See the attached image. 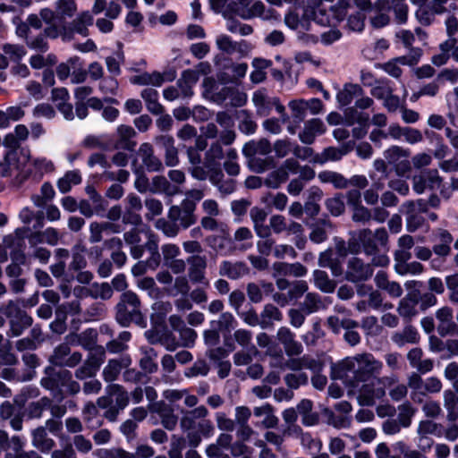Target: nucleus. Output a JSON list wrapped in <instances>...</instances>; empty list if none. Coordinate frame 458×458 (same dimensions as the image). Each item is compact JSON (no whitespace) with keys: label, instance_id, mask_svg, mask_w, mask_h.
<instances>
[{"label":"nucleus","instance_id":"f257e3e1","mask_svg":"<svg viewBox=\"0 0 458 458\" xmlns=\"http://www.w3.org/2000/svg\"><path fill=\"white\" fill-rule=\"evenodd\" d=\"M341 367L352 373L348 395H355L360 405L372 406L383 398L386 388L398 382L394 374L380 377L383 362L370 352H362L344 359Z\"/></svg>","mask_w":458,"mask_h":458},{"label":"nucleus","instance_id":"f03ea898","mask_svg":"<svg viewBox=\"0 0 458 458\" xmlns=\"http://www.w3.org/2000/svg\"><path fill=\"white\" fill-rule=\"evenodd\" d=\"M358 241L360 242L363 251L368 256H372V264L376 267H386L389 258L386 254H379V247L386 248L388 244V233L383 227L375 232L370 229H362L358 232Z\"/></svg>","mask_w":458,"mask_h":458},{"label":"nucleus","instance_id":"7ed1b4c3","mask_svg":"<svg viewBox=\"0 0 458 458\" xmlns=\"http://www.w3.org/2000/svg\"><path fill=\"white\" fill-rule=\"evenodd\" d=\"M180 427L183 432L197 429L203 437H209L214 432V425L207 417L209 414L205 405L197 406L191 410H182Z\"/></svg>","mask_w":458,"mask_h":458},{"label":"nucleus","instance_id":"20e7f679","mask_svg":"<svg viewBox=\"0 0 458 458\" xmlns=\"http://www.w3.org/2000/svg\"><path fill=\"white\" fill-rule=\"evenodd\" d=\"M0 313L9 321L11 336L21 335L33 323V318L20 307L17 300H10L2 303Z\"/></svg>","mask_w":458,"mask_h":458},{"label":"nucleus","instance_id":"39448f33","mask_svg":"<svg viewBox=\"0 0 458 458\" xmlns=\"http://www.w3.org/2000/svg\"><path fill=\"white\" fill-rule=\"evenodd\" d=\"M140 308V301L135 293L131 291L123 293L116 305L117 322L123 327L129 326L131 322L141 325L143 317Z\"/></svg>","mask_w":458,"mask_h":458},{"label":"nucleus","instance_id":"423d86ee","mask_svg":"<svg viewBox=\"0 0 458 458\" xmlns=\"http://www.w3.org/2000/svg\"><path fill=\"white\" fill-rule=\"evenodd\" d=\"M26 21L30 28L35 30H41L43 23H45L46 27L43 31H45V35H47L48 38L55 39L61 35L62 28L58 22L55 21L53 9L46 7L42 8L38 14L30 13L28 15Z\"/></svg>","mask_w":458,"mask_h":458},{"label":"nucleus","instance_id":"0eeeda50","mask_svg":"<svg viewBox=\"0 0 458 458\" xmlns=\"http://www.w3.org/2000/svg\"><path fill=\"white\" fill-rule=\"evenodd\" d=\"M234 5L233 13L242 20H251L256 17L268 19L273 13V10L266 13L265 4L259 0H237Z\"/></svg>","mask_w":458,"mask_h":458},{"label":"nucleus","instance_id":"6e6552de","mask_svg":"<svg viewBox=\"0 0 458 458\" xmlns=\"http://www.w3.org/2000/svg\"><path fill=\"white\" fill-rule=\"evenodd\" d=\"M167 217L178 224L180 229H187L197 221L195 205L188 200H182L180 205H174L169 208Z\"/></svg>","mask_w":458,"mask_h":458},{"label":"nucleus","instance_id":"1a4fd4ad","mask_svg":"<svg viewBox=\"0 0 458 458\" xmlns=\"http://www.w3.org/2000/svg\"><path fill=\"white\" fill-rule=\"evenodd\" d=\"M93 15L89 11H82L67 25L59 23L62 28L60 37L66 38L72 34H79L82 37L89 36V27L93 24Z\"/></svg>","mask_w":458,"mask_h":458},{"label":"nucleus","instance_id":"9d476101","mask_svg":"<svg viewBox=\"0 0 458 458\" xmlns=\"http://www.w3.org/2000/svg\"><path fill=\"white\" fill-rule=\"evenodd\" d=\"M373 267L375 266L372 260L370 263H365L360 259L353 257L347 263L345 277L352 283L367 281L373 275Z\"/></svg>","mask_w":458,"mask_h":458},{"label":"nucleus","instance_id":"9b49d317","mask_svg":"<svg viewBox=\"0 0 458 458\" xmlns=\"http://www.w3.org/2000/svg\"><path fill=\"white\" fill-rule=\"evenodd\" d=\"M82 360V354L79 352H71L68 344L57 345L49 358V361L59 367L74 368Z\"/></svg>","mask_w":458,"mask_h":458},{"label":"nucleus","instance_id":"f8f14e48","mask_svg":"<svg viewBox=\"0 0 458 458\" xmlns=\"http://www.w3.org/2000/svg\"><path fill=\"white\" fill-rule=\"evenodd\" d=\"M437 321V330L440 336L445 337L458 333V325L454 320V310L448 305L438 308L435 312Z\"/></svg>","mask_w":458,"mask_h":458},{"label":"nucleus","instance_id":"ddd939ff","mask_svg":"<svg viewBox=\"0 0 458 458\" xmlns=\"http://www.w3.org/2000/svg\"><path fill=\"white\" fill-rule=\"evenodd\" d=\"M188 276L193 284H208L206 277V269L208 267V258L205 255H191L187 258Z\"/></svg>","mask_w":458,"mask_h":458},{"label":"nucleus","instance_id":"4468645a","mask_svg":"<svg viewBox=\"0 0 458 458\" xmlns=\"http://www.w3.org/2000/svg\"><path fill=\"white\" fill-rule=\"evenodd\" d=\"M97 351H98L99 357L96 354H90L83 364L75 370L74 376L77 379L84 380L96 375L105 358V349L102 346L97 347Z\"/></svg>","mask_w":458,"mask_h":458},{"label":"nucleus","instance_id":"2eb2a0df","mask_svg":"<svg viewBox=\"0 0 458 458\" xmlns=\"http://www.w3.org/2000/svg\"><path fill=\"white\" fill-rule=\"evenodd\" d=\"M155 142L164 149L165 165L168 167L177 166L180 163L179 150L175 147L174 139L168 134L155 137Z\"/></svg>","mask_w":458,"mask_h":458},{"label":"nucleus","instance_id":"dca6fc26","mask_svg":"<svg viewBox=\"0 0 458 458\" xmlns=\"http://www.w3.org/2000/svg\"><path fill=\"white\" fill-rule=\"evenodd\" d=\"M143 166L148 172H161L164 170V164L161 159L155 155L154 148L150 143H142L138 151Z\"/></svg>","mask_w":458,"mask_h":458},{"label":"nucleus","instance_id":"f3484780","mask_svg":"<svg viewBox=\"0 0 458 458\" xmlns=\"http://www.w3.org/2000/svg\"><path fill=\"white\" fill-rule=\"evenodd\" d=\"M30 232V230L29 227L18 228L15 230L14 235H8L4 237V243L6 247L12 248L15 245V242H17V244H20L24 238H27L30 245L36 248L38 244L45 242L42 236V231L34 233Z\"/></svg>","mask_w":458,"mask_h":458},{"label":"nucleus","instance_id":"a211bd4d","mask_svg":"<svg viewBox=\"0 0 458 458\" xmlns=\"http://www.w3.org/2000/svg\"><path fill=\"white\" fill-rule=\"evenodd\" d=\"M284 368L293 372H302L303 369L319 372L322 369V363L310 355H303L298 358L291 357L284 363Z\"/></svg>","mask_w":458,"mask_h":458},{"label":"nucleus","instance_id":"6ab92c4d","mask_svg":"<svg viewBox=\"0 0 458 458\" xmlns=\"http://www.w3.org/2000/svg\"><path fill=\"white\" fill-rule=\"evenodd\" d=\"M250 273V267L243 261L223 260L219 265V275L232 280H237Z\"/></svg>","mask_w":458,"mask_h":458},{"label":"nucleus","instance_id":"aec40b11","mask_svg":"<svg viewBox=\"0 0 458 458\" xmlns=\"http://www.w3.org/2000/svg\"><path fill=\"white\" fill-rule=\"evenodd\" d=\"M131 364V359L128 355L108 360L102 371L104 380L110 383L114 382L118 378L122 369L128 368Z\"/></svg>","mask_w":458,"mask_h":458},{"label":"nucleus","instance_id":"412c9836","mask_svg":"<svg viewBox=\"0 0 458 458\" xmlns=\"http://www.w3.org/2000/svg\"><path fill=\"white\" fill-rule=\"evenodd\" d=\"M419 292L413 291L406 294L398 304L397 312L404 319L411 320L418 314Z\"/></svg>","mask_w":458,"mask_h":458},{"label":"nucleus","instance_id":"4be33fe9","mask_svg":"<svg viewBox=\"0 0 458 458\" xmlns=\"http://www.w3.org/2000/svg\"><path fill=\"white\" fill-rule=\"evenodd\" d=\"M30 136V130L24 124H17L12 132L7 133L4 140L3 145L12 150L18 149L21 143L26 141Z\"/></svg>","mask_w":458,"mask_h":458},{"label":"nucleus","instance_id":"5701e85b","mask_svg":"<svg viewBox=\"0 0 458 458\" xmlns=\"http://www.w3.org/2000/svg\"><path fill=\"white\" fill-rule=\"evenodd\" d=\"M31 444L39 450L41 453L50 452L55 445V442L48 436L47 428L43 426H38L31 431Z\"/></svg>","mask_w":458,"mask_h":458},{"label":"nucleus","instance_id":"b1692460","mask_svg":"<svg viewBox=\"0 0 458 458\" xmlns=\"http://www.w3.org/2000/svg\"><path fill=\"white\" fill-rule=\"evenodd\" d=\"M55 21L64 23L66 19L72 18L78 11L75 0H56L54 4Z\"/></svg>","mask_w":458,"mask_h":458},{"label":"nucleus","instance_id":"393cba45","mask_svg":"<svg viewBox=\"0 0 458 458\" xmlns=\"http://www.w3.org/2000/svg\"><path fill=\"white\" fill-rule=\"evenodd\" d=\"M272 151V145L266 138L258 140H250L244 144L242 154L246 157H253L258 156H267Z\"/></svg>","mask_w":458,"mask_h":458},{"label":"nucleus","instance_id":"a878e982","mask_svg":"<svg viewBox=\"0 0 458 458\" xmlns=\"http://www.w3.org/2000/svg\"><path fill=\"white\" fill-rule=\"evenodd\" d=\"M378 289L386 291L391 297L399 298L403 294V289L399 283L390 281L386 272L378 271L374 278Z\"/></svg>","mask_w":458,"mask_h":458},{"label":"nucleus","instance_id":"bb28decb","mask_svg":"<svg viewBox=\"0 0 458 458\" xmlns=\"http://www.w3.org/2000/svg\"><path fill=\"white\" fill-rule=\"evenodd\" d=\"M324 131L323 122L319 119H311L305 123L302 131L299 134V139L304 144H311L316 136L324 133Z\"/></svg>","mask_w":458,"mask_h":458},{"label":"nucleus","instance_id":"cd10ccee","mask_svg":"<svg viewBox=\"0 0 458 458\" xmlns=\"http://www.w3.org/2000/svg\"><path fill=\"white\" fill-rule=\"evenodd\" d=\"M401 208L406 215V228L409 232H415L423 225L425 219L420 213L414 210L412 200L404 202Z\"/></svg>","mask_w":458,"mask_h":458},{"label":"nucleus","instance_id":"c85d7f7f","mask_svg":"<svg viewBox=\"0 0 458 458\" xmlns=\"http://www.w3.org/2000/svg\"><path fill=\"white\" fill-rule=\"evenodd\" d=\"M437 242L433 246V252L441 258H445L451 253L452 234L445 229H438L436 233Z\"/></svg>","mask_w":458,"mask_h":458},{"label":"nucleus","instance_id":"c756f323","mask_svg":"<svg viewBox=\"0 0 458 458\" xmlns=\"http://www.w3.org/2000/svg\"><path fill=\"white\" fill-rule=\"evenodd\" d=\"M116 132L118 140L115 148L132 151L136 146V142L131 140L136 136L135 130L130 125L121 124L117 127Z\"/></svg>","mask_w":458,"mask_h":458},{"label":"nucleus","instance_id":"7c9ffc66","mask_svg":"<svg viewBox=\"0 0 458 458\" xmlns=\"http://www.w3.org/2000/svg\"><path fill=\"white\" fill-rule=\"evenodd\" d=\"M25 116V110L21 106H11L0 110V129H5L11 123L21 120Z\"/></svg>","mask_w":458,"mask_h":458},{"label":"nucleus","instance_id":"2f4dec72","mask_svg":"<svg viewBox=\"0 0 458 458\" xmlns=\"http://www.w3.org/2000/svg\"><path fill=\"white\" fill-rule=\"evenodd\" d=\"M260 327L267 328L274 325L275 322H280L283 319L281 310L272 303L266 304L260 312Z\"/></svg>","mask_w":458,"mask_h":458},{"label":"nucleus","instance_id":"473e14b6","mask_svg":"<svg viewBox=\"0 0 458 458\" xmlns=\"http://www.w3.org/2000/svg\"><path fill=\"white\" fill-rule=\"evenodd\" d=\"M150 191L153 193H165L168 196H174L180 192V189L173 185L164 175H156L152 178Z\"/></svg>","mask_w":458,"mask_h":458},{"label":"nucleus","instance_id":"72a5a7b5","mask_svg":"<svg viewBox=\"0 0 458 458\" xmlns=\"http://www.w3.org/2000/svg\"><path fill=\"white\" fill-rule=\"evenodd\" d=\"M391 340L397 346L401 347L406 344H416L420 340L418 331L412 326H406L402 331L393 334Z\"/></svg>","mask_w":458,"mask_h":458},{"label":"nucleus","instance_id":"f704fd0d","mask_svg":"<svg viewBox=\"0 0 458 458\" xmlns=\"http://www.w3.org/2000/svg\"><path fill=\"white\" fill-rule=\"evenodd\" d=\"M318 263L319 267L330 268L334 276L343 274L342 262L339 259L333 257V251L330 249L319 254Z\"/></svg>","mask_w":458,"mask_h":458},{"label":"nucleus","instance_id":"c9c22d12","mask_svg":"<svg viewBox=\"0 0 458 458\" xmlns=\"http://www.w3.org/2000/svg\"><path fill=\"white\" fill-rule=\"evenodd\" d=\"M318 178L322 183L333 184L335 189H346L349 186L348 179L335 171H321L318 173Z\"/></svg>","mask_w":458,"mask_h":458},{"label":"nucleus","instance_id":"e433bc0d","mask_svg":"<svg viewBox=\"0 0 458 458\" xmlns=\"http://www.w3.org/2000/svg\"><path fill=\"white\" fill-rule=\"evenodd\" d=\"M313 283L319 291L326 293H334L336 288L335 281L330 279L326 271L319 269L313 271Z\"/></svg>","mask_w":458,"mask_h":458},{"label":"nucleus","instance_id":"4c0bfd02","mask_svg":"<svg viewBox=\"0 0 458 458\" xmlns=\"http://www.w3.org/2000/svg\"><path fill=\"white\" fill-rule=\"evenodd\" d=\"M252 101L257 108V113L260 115H266L273 105L276 103V98H269L265 89H259L254 92Z\"/></svg>","mask_w":458,"mask_h":458},{"label":"nucleus","instance_id":"58836bf2","mask_svg":"<svg viewBox=\"0 0 458 458\" xmlns=\"http://www.w3.org/2000/svg\"><path fill=\"white\" fill-rule=\"evenodd\" d=\"M106 392L110 397L114 398V404L120 409L124 410L130 402V395L125 388L119 384H111L106 387Z\"/></svg>","mask_w":458,"mask_h":458},{"label":"nucleus","instance_id":"ea45409f","mask_svg":"<svg viewBox=\"0 0 458 458\" xmlns=\"http://www.w3.org/2000/svg\"><path fill=\"white\" fill-rule=\"evenodd\" d=\"M347 150L343 148L328 147L326 148L321 153L316 154L312 159L315 164L323 165L328 161H338L345 154Z\"/></svg>","mask_w":458,"mask_h":458},{"label":"nucleus","instance_id":"a19ab883","mask_svg":"<svg viewBox=\"0 0 458 458\" xmlns=\"http://www.w3.org/2000/svg\"><path fill=\"white\" fill-rule=\"evenodd\" d=\"M363 89L358 84H345L342 90L337 93L336 98L341 106L349 105L354 98L361 97Z\"/></svg>","mask_w":458,"mask_h":458},{"label":"nucleus","instance_id":"79ce46f5","mask_svg":"<svg viewBox=\"0 0 458 458\" xmlns=\"http://www.w3.org/2000/svg\"><path fill=\"white\" fill-rule=\"evenodd\" d=\"M141 98L146 103L147 109L153 114H161L164 106L158 102V93L156 89L148 88L141 91Z\"/></svg>","mask_w":458,"mask_h":458},{"label":"nucleus","instance_id":"37998d69","mask_svg":"<svg viewBox=\"0 0 458 458\" xmlns=\"http://www.w3.org/2000/svg\"><path fill=\"white\" fill-rule=\"evenodd\" d=\"M310 239L315 243H321L327 239V229L332 228V224L329 220L319 219L311 226Z\"/></svg>","mask_w":458,"mask_h":458},{"label":"nucleus","instance_id":"c03bdc74","mask_svg":"<svg viewBox=\"0 0 458 458\" xmlns=\"http://www.w3.org/2000/svg\"><path fill=\"white\" fill-rule=\"evenodd\" d=\"M143 246L144 249H147L150 253V256L148 258V264L150 265V269H157L161 261V256L158 251L157 236L153 233H150L148 234L147 242Z\"/></svg>","mask_w":458,"mask_h":458},{"label":"nucleus","instance_id":"a18cd8bd","mask_svg":"<svg viewBox=\"0 0 458 458\" xmlns=\"http://www.w3.org/2000/svg\"><path fill=\"white\" fill-rule=\"evenodd\" d=\"M415 242L412 236L409 234L402 235L397 242V250L394 253V259L400 260L410 259L411 258V249L414 246Z\"/></svg>","mask_w":458,"mask_h":458},{"label":"nucleus","instance_id":"49530a36","mask_svg":"<svg viewBox=\"0 0 458 458\" xmlns=\"http://www.w3.org/2000/svg\"><path fill=\"white\" fill-rule=\"evenodd\" d=\"M415 63H417V59L411 60L406 56H401L382 64V69L390 76L399 78L403 72L400 64L411 65Z\"/></svg>","mask_w":458,"mask_h":458},{"label":"nucleus","instance_id":"de8ad7c7","mask_svg":"<svg viewBox=\"0 0 458 458\" xmlns=\"http://www.w3.org/2000/svg\"><path fill=\"white\" fill-rule=\"evenodd\" d=\"M226 20V30L232 34H240L241 36H249L252 34V26L241 22L235 17L224 13Z\"/></svg>","mask_w":458,"mask_h":458},{"label":"nucleus","instance_id":"09e8293b","mask_svg":"<svg viewBox=\"0 0 458 458\" xmlns=\"http://www.w3.org/2000/svg\"><path fill=\"white\" fill-rule=\"evenodd\" d=\"M142 357L139 364L140 369L146 373L152 374L157 370V364L155 362L157 352L153 348H141Z\"/></svg>","mask_w":458,"mask_h":458},{"label":"nucleus","instance_id":"8fccbe9b","mask_svg":"<svg viewBox=\"0 0 458 458\" xmlns=\"http://www.w3.org/2000/svg\"><path fill=\"white\" fill-rule=\"evenodd\" d=\"M199 79L198 72L194 70L188 69L182 72V77L178 81V85L185 97L192 95L191 87L197 83Z\"/></svg>","mask_w":458,"mask_h":458},{"label":"nucleus","instance_id":"3c124183","mask_svg":"<svg viewBox=\"0 0 458 458\" xmlns=\"http://www.w3.org/2000/svg\"><path fill=\"white\" fill-rule=\"evenodd\" d=\"M218 234H212L207 238L208 246L216 251L223 250L230 242V233L227 226L220 229Z\"/></svg>","mask_w":458,"mask_h":458},{"label":"nucleus","instance_id":"603ef678","mask_svg":"<svg viewBox=\"0 0 458 458\" xmlns=\"http://www.w3.org/2000/svg\"><path fill=\"white\" fill-rule=\"evenodd\" d=\"M131 83L138 85H151V86H161L164 82L163 75L158 72H153L151 73L143 72L141 74L133 76L131 79Z\"/></svg>","mask_w":458,"mask_h":458},{"label":"nucleus","instance_id":"864d4df0","mask_svg":"<svg viewBox=\"0 0 458 458\" xmlns=\"http://www.w3.org/2000/svg\"><path fill=\"white\" fill-rule=\"evenodd\" d=\"M131 333L128 331H123L119 334L118 337L109 341L106 344V350L110 353H120L128 349L127 343L131 340Z\"/></svg>","mask_w":458,"mask_h":458},{"label":"nucleus","instance_id":"5fc2aeb1","mask_svg":"<svg viewBox=\"0 0 458 458\" xmlns=\"http://www.w3.org/2000/svg\"><path fill=\"white\" fill-rule=\"evenodd\" d=\"M323 307L321 296L313 292L306 293L303 301L301 303L302 309L308 314H312Z\"/></svg>","mask_w":458,"mask_h":458},{"label":"nucleus","instance_id":"6e6d98bb","mask_svg":"<svg viewBox=\"0 0 458 458\" xmlns=\"http://www.w3.org/2000/svg\"><path fill=\"white\" fill-rule=\"evenodd\" d=\"M49 406V397L43 396L40 399L31 402L26 408L27 415L30 419H40L43 413Z\"/></svg>","mask_w":458,"mask_h":458},{"label":"nucleus","instance_id":"4d7b16f0","mask_svg":"<svg viewBox=\"0 0 458 458\" xmlns=\"http://www.w3.org/2000/svg\"><path fill=\"white\" fill-rule=\"evenodd\" d=\"M366 290H368V305H369V308L372 310H380L383 306V296L382 293L377 290H373L371 287L369 286H360L358 289V294L360 296H363L366 294Z\"/></svg>","mask_w":458,"mask_h":458},{"label":"nucleus","instance_id":"13d9d810","mask_svg":"<svg viewBox=\"0 0 458 458\" xmlns=\"http://www.w3.org/2000/svg\"><path fill=\"white\" fill-rule=\"evenodd\" d=\"M81 176L78 171H69L57 182V188L62 193L71 191L72 185L81 183Z\"/></svg>","mask_w":458,"mask_h":458},{"label":"nucleus","instance_id":"bf43d9fd","mask_svg":"<svg viewBox=\"0 0 458 458\" xmlns=\"http://www.w3.org/2000/svg\"><path fill=\"white\" fill-rule=\"evenodd\" d=\"M225 157L222 144L219 141H214L205 152V164L207 167L216 165L218 160Z\"/></svg>","mask_w":458,"mask_h":458},{"label":"nucleus","instance_id":"052dcab7","mask_svg":"<svg viewBox=\"0 0 458 458\" xmlns=\"http://www.w3.org/2000/svg\"><path fill=\"white\" fill-rule=\"evenodd\" d=\"M155 227L169 238H174L180 233V225L168 217L158 218L155 223Z\"/></svg>","mask_w":458,"mask_h":458},{"label":"nucleus","instance_id":"680f3d73","mask_svg":"<svg viewBox=\"0 0 458 458\" xmlns=\"http://www.w3.org/2000/svg\"><path fill=\"white\" fill-rule=\"evenodd\" d=\"M458 404V396L452 390H445L444 392V405L447 410V419L454 420L458 418V411L456 410Z\"/></svg>","mask_w":458,"mask_h":458},{"label":"nucleus","instance_id":"e2e57ef3","mask_svg":"<svg viewBox=\"0 0 458 458\" xmlns=\"http://www.w3.org/2000/svg\"><path fill=\"white\" fill-rule=\"evenodd\" d=\"M219 95L221 99L229 98L233 106H242L247 101V95L244 92L232 88H224Z\"/></svg>","mask_w":458,"mask_h":458},{"label":"nucleus","instance_id":"0e129e2a","mask_svg":"<svg viewBox=\"0 0 458 458\" xmlns=\"http://www.w3.org/2000/svg\"><path fill=\"white\" fill-rule=\"evenodd\" d=\"M284 380L286 386L293 391L307 385L309 377L305 372H291L284 377Z\"/></svg>","mask_w":458,"mask_h":458},{"label":"nucleus","instance_id":"69168bd1","mask_svg":"<svg viewBox=\"0 0 458 458\" xmlns=\"http://www.w3.org/2000/svg\"><path fill=\"white\" fill-rule=\"evenodd\" d=\"M410 156V151L399 146H392L384 152L385 159L390 165H395L401 161L402 158H407Z\"/></svg>","mask_w":458,"mask_h":458},{"label":"nucleus","instance_id":"338daca9","mask_svg":"<svg viewBox=\"0 0 458 458\" xmlns=\"http://www.w3.org/2000/svg\"><path fill=\"white\" fill-rule=\"evenodd\" d=\"M57 63L56 56L53 54H49L44 56L40 54L33 55L30 57V65L37 70L42 69L47 66H52Z\"/></svg>","mask_w":458,"mask_h":458},{"label":"nucleus","instance_id":"774afa93","mask_svg":"<svg viewBox=\"0 0 458 458\" xmlns=\"http://www.w3.org/2000/svg\"><path fill=\"white\" fill-rule=\"evenodd\" d=\"M112 295L113 289L108 283H95L90 287V297L93 299L109 300Z\"/></svg>","mask_w":458,"mask_h":458}]
</instances>
